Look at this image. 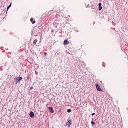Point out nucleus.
<instances>
[{"mask_svg": "<svg viewBox=\"0 0 128 128\" xmlns=\"http://www.w3.org/2000/svg\"><path fill=\"white\" fill-rule=\"evenodd\" d=\"M22 80V78L20 76L14 78L15 84H18V82H20Z\"/></svg>", "mask_w": 128, "mask_h": 128, "instance_id": "nucleus-1", "label": "nucleus"}, {"mask_svg": "<svg viewBox=\"0 0 128 128\" xmlns=\"http://www.w3.org/2000/svg\"><path fill=\"white\" fill-rule=\"evenodd\" d=\"M66 124V126H68V128H70V126L72 125V120H69L68 122H67Z\"/></svg>", "mask_w": 128, "mask_h": 128, "instance_id": "nucleus-2", "label": "nucleus"}, {"mask_svg": "<svg viewBox=\"0 0 128 128\" xmlns=\"http://www.w3.org/2000/svg\"><path fill=\"white\" fill-rule=\"evenodd\" d=\"M96 88L97 90H98V92H100V90H102V88H100V86H98V84H96Z\"/></svg>", "mask_w": 128, "mask_h": 128, "instance_id": "nucleus-3", "label": "nucleus"}, {"mask_svg": "<svg viewBox=\"0 0 128 128\" xmlns=\"http://www.w3.org/2000/svg\"><path fill=\"white\" fill-rule=\"evenodd\" d=\"M30 116L32 118H34V112H30Z\"/></svg>", "mask_w": 128, "mask_h": 128, "instance_id": "nucleus-4", "label": "nucleus"}, {"mask_svg": "<svg viewBox=\"0 0 128 128\" xmlns=\"http://www.w3.org/2000/svg\"><path fill=\"white\" fill-rule=\"evenodd\" d=\"M48 110H50V112H51L52 114H54V108L52 107H49Z\"/></svg>", "mask_w": 128, "mask_h": 128, "instance_id": "nucleus-5", "label": "nucleus"}, {"mask_svg": "<svg viewBox=\"0 0 128 128\" xmlns=\"http://www.w3.org/2000/svg\"><path fill=\"white\" fill-rule=\"evenodd\" d=\"M70 44V42L68 41L67 40H64V44L66 45V44Z\"/></svg>", "mask_w": 128, "mask_h": 128, "instance_id": "nucleus-6", "label": "nucleus"}, {"mask_svg": "<svg viewBox=\"0 0 128 128\" xmlns=\"http://www.w3.org/2000/svg\"><path fill=\"white\" fill-rule=\"evenodd\" d=\"M30 20L32 22V24H34L36 23V20H34V19H32V18H30Z\"/></svg>", "mask_w": 128, "mask_h": 128, "instance_id": "nucleus-7", "label": "nucleus"}, {"mask_svg": "<svg viewBox=\"0 0 128 128\" xmlns=\"http://www.w3.org/2000/svg\"><path fill=\"white\" fill-rule=\"evenodd\" d=\"M36 42H38V40L37 39H35L34 42H33V44L34 45V44H36Z\"/></svg>", "mask_w": 128, "mask_h": 128, "instance_id": "nucleus-8", "label": "nucleus"}, {"mask_svg": "<svg viewBox=\"0 0 128 128\" xmlns=\"http://www.w3.org/2000/svg\"><path fill=\"white\" fill-rule=\"evenodd\" d=\"M12 6V3L10 4L7 7V12L8 10V8Z\"/></svg>", "mask_w": 128, "mask_h": 128, "instance_id": "nucleus-9", "label": "nucleus"}, {"mask_svg": "<svg viewBox=\"0 0 128 128\" xmlns=\"http://www.w3.org/2000/svg\"><path fill=\"white\" fill-rule=\"evenodd\" d=\"M102 10V6H99L98 10Z\"/></svg>", "mask_w": 128, "mask_h": 128, "instance_id": "nucleus-10", "label": "nucleus"}, {"mask_svg": "<svg viewBox=\"0 0 128 128\" xmlns=\"http://www.w3.org/2000/svg\"><path fill=\"white\" fill-rule=\"evenodd\" d=\"M67 112H72V110L68 109Z\"/></svg>", "mask_w": 128, "mask_h": 128, "instance_id": "nucleus-11", "label": "nucleus"}, {"mask_svg": "<svg viewBox=\"0 0 128 128\" xmlns=\"http://www.w3.org/2000/svg\"><path fill=\"white\" fill-rule=\"evenodd\" d=\"M92 124H96V122H94L93 121L91 122Z\"/></svg>", "mask_w": 128, "mask_h": 128, "instance_id": "nucleus-12", "label": "nucleus"}, {"mask_svg": "<svg viewBox=\"0 0 128 128\" xmlns=\"http://www.w3.org/2000/svg\"><path fill=\"white\" fill-rule=\"evenodd\" d=\"M102 3H98V6H101Z\"/></svg>", "mask_w": 128, "mask_h": 128, "instance_id": "nucleus-13", "label": "nucleus"}, {"mask_svg": "<svg viewBox=\"0 0 128 128\" xmlns=\"http://www.w3.org/2000/svg\"><path fill=\"white\" fill-rule=\"evenodd\" d=\"M94 114H96L92 113V116H94Z\"/></svg>", "mask_w": 128, "mask_h": 128, "instance_id": "nucleus-14", "label": "nucleus"}, {"mask_svg": "<svg viewBox=\"0 0 128 128\" xmlns=\"http://www.w3.org/2000/svg\"><path fill=\"white\" fill-rule=\"evenodd\" d=\"M30 90H32V86H31L30 88Z\"/></svg>", "mask_w": 128, "mask_h": 128, "instance_id": "nucleus-15", "label": "nucleus"}, {"mask_svg": "<svg viewBox=\"0 0 128 128\" xmlns=\"http://www.w3.org/2000/svg\"><path fill=\"white\" fill-rule=\"evenodd\" d=\"M44 56H46V52H44Z\"/></svg>", "mask_w": 128, "mask_h": 128, "instance_id": "nucleus-16", "label": "nucleus"}, {"mask_svg": "<svg viewBox=\"0 0 128 128\" xmlns=\"http://www.w3.org/2000/svg\"><path fill=\"white\" fill-rule=\"evenodd\" d=\"M28 78H29L28 77L27 80H28Z\"/></svg>", "mask_w": 128, "mask_h": 128, "instance_id": "nucleus-17", "label": "nucleus"}]
</instances>
